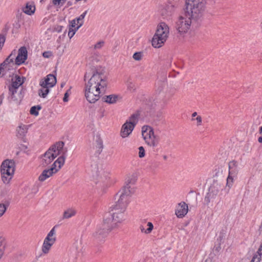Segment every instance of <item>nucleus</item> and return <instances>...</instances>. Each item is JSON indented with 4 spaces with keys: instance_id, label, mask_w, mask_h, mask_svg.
<instances>
[{
    "instance_id": "obj_1",
    "label": "nucleus",
    "mask_w": 262,
    "mask_h": 262,
    "mask_svg": "<svg viewBox=\"0 0 262 262\" xmlns=\"http://www.w3.org/2000/svg\"><path fill=\"white\" fill-rule=\"evenodd\" d=\"M107 85L104 70L97 69L93 71V75L85 84V96L91 103H95L100 98V94Z\"/></svg>"
},
{
    "instance_id": "obj_2",
    "label": "nucleus",
    "mask_w": 262,
    "mask_h": 262,
    "mask_svg": "<svg viewBox=\"0 0 262 262\" xmlns=\"http://www.w3.org/2000/svg\"><path fill=\"white\" fill-rule=\"evenodd\" d=\"M205 11V3H185V14L193 21H198L203 17Z\"/></svg>"
},
{
    "instance_id": "obj_3",
    "label": "nucleus",
    "mask_w": 262,
    "mask_h": 262,
    "mask_svg": "<svg viewBox=\"0 0 262 262\" xmlns=\"http://www.w3.org/2000/svg\"><path fill=\"white\" fill-rule=\"evenodd\" d=\"M169 32L168 25L165 23H161L158 26L156 32L152 38V46L156 48L162 47L167 40Z\"/></svg>"
},
{
    "instance_id": "obj_4",
    "label": "nucleus",
    "mask_w": 262,
    "mask_h": 262,
    "mask_svg": "<svg viewBox=\"0 0 262 262\" xmlns=\"http://www.w3.org/2000/svg\"><path fill=\"white\" fill-rule=\"evenodd\" d=\"M133 193V191L130 189L129 187H124L116 194L115 204L111 207L125 211L128 204L129 198Z\"/></svg>"
},
{
    "instance_id": "obj_5",
    "label": "nucleus",
    "mask_w": 262,
    "mask_h": 262,
    "mask_svg": "<svg viewBox=\"0 0 262 262\" xmlns=\"http://www.w3.org/2000/svg\"><path fill=\"white\" fill-rule=\"evenodd\" d=\"M64 145L63 142L59 141L52 145L43 155L41 162L42 165L47 166L50 164L59 155Z\"/></svg>"
},
{
    "instance_id": "obj_6",
    "label": "nucleus",
    "mask_w": 262,
    "mask_h": 262,
    "mask_svg": "<svg viewBox=\"0 0 262 262\" xmlns=\"http://www.w3.org/2000/svg\"><path fill=\"white\" fill-rule=\"evenodd\" d=\"M15 169V163L13 160L7 159L3 162L1 166V173L4 183H9L14 175Z\"/></svg>"
},
{
    "instance_id": "obj_7",
    "label": "nucleus",
    "mask_w": 262,
    "mask_h": 262,
    "mask_svg": "<svg viewBox=\"0 0 262 262\" xmlns=\"http://www.w3.org/2000/svg\"><path fill=\"white\" fill-rule=\"evenodd\" d=\"M67 150L65 151L62 156H60L52 164L50 169L43 170L41 174L38 177L39 181L43 182L47 179L51 177L54 173H56L63 165L66 159V153Z\"/></svg>"
},
{
    "instance_id": "obj_8",
    "label": "nucleus",
    "mask_w": 262,
    "mask_h": 262,
    "mask_svg": "<svg viewBox=\"0 0 262 262\" xmlns=\"http://www.w3.org/2000/svg\"><path fill=\"white\" fill-rule=\"evenodd\" d=\"M198 23L185 13V15L179 16L175 23L176 30L181 34L186 33L191 27H196Z\"/></svg>"
},
{
    "instance_id": "obj_9",
    "label": "nucleus",
    "mask_w": 262,
    "mask_h": 262,
    "mask_svg": "<svg viewBox=\"0 0 262 262\" xmlns=\"http://www.w3.org/2000/svg\"><path fill=\"white\" fill-rule=\"evenodd\" d=\"M124 210H120L110 207V216L106 217L105 219H110L109 221L110 227L112 229L118 228L126 219Z\"/></svg>"
},
{
    "instance_id": "obj_10",
    "label": "nucleus",
    "mask_w": 262,
    "mask_h": 262,
    "mask_svg": "<svg viewBox=\"0 0 262 262\" xmlns=\"http://www.w3.org/2000/svg\"><path fill=\"white\" fill-rule=\"evenodd\" d=\"M110 219H104L102 224L99 225L93 233V237L98 242H102L107 236V235L112 229L110 227L109 221Z\"/></svg>"
},
{
    "instance_id": "obj_11",
    "label": "nucleus",
    "mask_w": 262,
    "mask_h": 262,
    "mask_svg": "<svg viewBox=\"0 0 262 262\" xmlns=\"http://www.w3.org/2000/svg\"><path fill=\"white\" fill-rule=\"evenodd\" d=\"M224 186L223 183L218 181H213L212 184L209 188L208 192L205 197L204 201L208 205L214 199L220 192L222 194L224 190Z\"/></svg>"
},
{
    "instance_id": "obj_12",
    "label": "nucleus",
    "mask_w": 262,
    "mask_h": 262,
    "mask_svg": "<svg viewBox=\"0 0 262 262\" xmlns=\"http://www.w3.org/2000/svg\"><path fill=\"white\" fill-rule=\"evenodd\" d=\"M138 114H133L129 120H127L122 125L120 133V135L122 138H126L132 133L138 122Z\"/></svg>"
},
{
    "instance_id": "obj_13",
    "label": "nucleus",
    "mask_w": 262,
    "mask_h": 262,
    "mask_svg": "<svg viewBox=\"0 0 262 262\" xmlns=\"http://www.w3.org/2000/svg\"><path fill=\"white\" fill-rule=\"evenodd\" d=\"M229 174L227 179L226 186L228 187L225 190V193H227L229 189L232 186L234 180L236 178L238 172V163L236 161L233 160L228 164Z\"/></svg>"
},
{
    "instance_id": "obj_14",
    "label": "nucleus",
    "mask_w": 262,
    "mask_h": 262,
    "mask_svg": "<svg viewBox=\"0 0 262 262\" xmlns=\"http://www.w3.org/2000/svg\"><path fill=\"white\" fill-rule=\"evenodd\" d=\"M175 10V5L169 2L159 7V14L163 19L170 21L172 19Z\"/></svg>"
},
{
    "instance_id": "obj_15",
    "label": "nucleus",
    "mask_w": 262,
    "mask_h": 262,
    "mask_svg": "<svg viewBox=\"0 0 262 262\" xmlns=\"http://www.w3.org/2000/svg\"><path fill=\"white\" fill-rule=\"evenodd\" d=\"M142 128V134L145 142L150 146L155 147L158 144V140L154 134L152 129L147 127L146 130Z\"/></svg>"
},
{
    "instance_id": "obj_16",
    "label": "nucleus",
    "mask_w": 262,
    "mask_h": 262,
    "mask_svg": "<svg viewBox=\"0 0 262 262\" xmlns=\"http://www.w3.org/2000/svg\"><path fill=\"white\" fill-rule=\"evenodd\" d=\"M55 230L53 227L48 233L47 237L45 238L42 246V252L43 254H47L49 253L51 247L56 241Z\"/></svg>"
},
{
    "instance_id": "obj_17",
    "label": "nucleus",
    "mask_w": 262,
    "mask_h": 262,
    "mask_svg": "<svg viewBox=\"0 0 262 262\" xmlns=\"http://www.w3.org/2000/svg\"><path fill=\"white\" fill-rule=\"evenodd\" d=\"M92 175L94 179L102 183H104L108 178V173L97 165L92 167Z\"/></svg>"
},
{
    "instance_id": "obj_18",
    "label": "nucleus",
    "mask_w": 262,
    "mask_h": 262,
    "mask_svg": "<svg viewBox=\"0 0 262 262\" xmlns=\"http://www.w3.org/2000/svg\"><path fill=\"white\" fill-rule=\"evenodd\" d=\"M18 55L16 57L15 64L20 65L25 62L28 57V52L25 47H20L18 51Z\"/></svg>"
},
{
    "instance_id": "obj_19",
    "label": "nucleus",
    "mask_w": 262,
    "mask_h": 262,
    "mask_svg": "<svg viewBox=\"0 0 262 262\" xmlns=\"http://www.w3.org/2000/svg\"><path fill=\"white\" fill-rule=\"evenodd\" d=\"M188 207L184 202L178 204L176 209L175 213L178 217L182 218L184 217L188 212Z\"/></svg>"
},
{
    "instance_id": "obj_20",
    "label": "nucleus",
    "mask_w": 262,
    "mask_h": 262,
    "mask_svg": "<svg viewBox=\"0 0 262 262\" xmlns=\"http://www.w3.org/2000/svg\"><path fill=\"white\" fill-rule=\"evenodd\" d=\"M17 53V51L14 49L13 50L9 56L6 59V60L3 62V66L6 65L8 69L10 70L12 68L15 63L14 62V59L16 58V55Z\"/></svg>"
},
{
    "instance_id": "obj_21",
    "label": "nucleus",
    "mask_w": 262,
    "mask_h": 262,
    "mask_svg": "<svg viewBox=\"0 0 262 262\" xmlns=\"http://www.w3.org/2000/svg\"><path fill=\"white\" fill-rule=\"evenodd\" d=\"M56 83V77L53 74H49L45 78L40 81V85H43L49 87H53Z\"/></svg>"
},
{
    "instance_id": "obj_22",
    "label": "nucleus",
    "mask_w": 262,
    "mask_h": 262,
    "mask_svg": "<svg viewBox=\"0 0 262 262\" xmlns=\"http://www.w3.org/2000/svg\"><path fill=\"white\" fill-rule=\"evenodd\" d=\"M22 11L25 14L31 15L33 14L35 11V6L33 2H28L26 6L22 8Z\"/></svg>"
},
{
    "instance_id": "obj_23",
    "label": "nucleus",
    "mask_w": 262,
    "mask_h": 262,
    "mask_svg": "<svg viewBox=\"0 0 262 262\" xmlns=\"http://www.w3.org/2000/svg\"><path fill=\"white\" fill-rule=\"evenodd\" d=\"M119 98V96L117 95L112 94L104 96L102 97V101L108 104L116 103Z\"/></svg>"
},
{
    "instance_id": "obj_24",
    "label": "nucleus",
    "mask_w": 262,
    "mask_h": 262,
    "mask_svg": "<svg viewBox=\"0 0 262 262\" xmlns=\"http://www.w3.org/2000/svg\"><path fill=\"white\" fill-rule=\"evenodd\" d=\"M24 78L19 76L16 75L12 78V83L10 86L18 89L24 83Z\"/></svg>"
},
{
    "instance_id": "obj_25",
    "label": "nucleus",
    "mask_w": 262,
    "mask_h": 262,
    "mask_svg": "<svg viewBox=\"0 0 262 262\" xmlns=\"http://www.w3.org/2000/svg\"><path fill=\"white\" fill-rule=\"evenodd\" d=\"M28 130V126L27 125L21 124L17 127V136L20 138L24 137L27 133Z\"/></svg>"
},
{
    "instance_id": "obj_26",
    "label": "nucleus",
    "mask_w": 262,
    "mask_h": 262,
    "mask_svg": "<svg viewBox=\"0 0 262 262\" xmlns=\"http://www.w3.org/2000/svg\"><path fill=\"white\" fill-rule=\"evenodd\" d=\"M94 148L96 149V152L97 155H99L103 149V143L102 140L99 137L97 136Z\"/></svg>"
},
{
    "instance_id": "obj_27",
    "label": "nucleus",
    "mask_w": 262,
    "mask_h": 262,
    "mask_svg": "<svg viewBox=\"0 0 262 262\" xmlns=\"http://www.w3.org/2000/svg\"><path fill=\"white\" fill-rule=\"evenodd\" d=\"M76 210L73 208H69L65 210L63 214V219H68L72 217L76 214Z\"/></svg>"
},
{
    "instance_id": "obj_28",
    "label": "nucleus",
    "mask_w": 262,
    "mask_h": 262,
    "mask_svg": "<svg viewBox=\"0 0 262 262\" xmlns=\"http://www.w3.org/2000/svg\"><path fill=\"white\" fill-rule=\"evenodd\" d=\"M41 86V89L38 91V95L39 96L42 98H46L47 95L49 92V89L50 87L48 86H45L43 85H40Z\"/></svg>"
},
{
    "instance_id": "obj_29",
    "label": "nucleus",
    "mask_w": 262,
    "mask_h": 262,
    "mask_svg": "<svg viewBox=\"0 0 262 262\" xmlns=\"http://www.w3.org/2000/svg\"><path fill=\"white\" fill-rule=\"evenodd\" d=\"M137 178L135 174H132L128 176L127 178L126 179V186L125 187H129L130 189L132 190L130 188V186L129 184H134L136 181Z\"/></svg>"
},
{
    "instance_id": "obj_30",
    "label": "nucleus",
    "mask_w": 262,
    "mask_h": 262,
    "mask_svg": "<svg viewBox=\"0 0 262 262\" xmlns=\"http://www.w3.org/2000/svg\"><path fill=\"white\" fill-rule=\"evenodd\" d=\"M88 13V10L85 11L82 14H81L78 17L76 18L77 23L79 24L78 26L76 27V30H78L81 26H82L84 23V18Z\"/></svg>"
},
{
    "instance_id": "obj_31",
    "label": "nucleus",
    "mask_w": 262,
    "mask_h": 262,
    "mask_svg": "<svg viewBox=\"0 0 262 262\" xmlns=\"http://www.w3.org/2000/svg\"><path fill=\"white\" fill-rule=\"evenodd\" d=\"M6 247V242L4 237L0 236V256H2Z\"/></svg>"
},
{
    "instance_id": "obj_32",
    "label": "nucleus",
    "mask_w": 262,
    "mask_h": 262,
    "mask_svg": "<svg viewBox=\"0 0 262 262\" xmlns=\"http://www.w3.org/2000/svg\"><path fill=\"white\" fill-rule=\"evenodd\" d=\"M17 89H16V88H14L12 87V86H9L10 95H11V96H10L11 97V99L13 101H16V100H17V98L15 96V93H16Z\"/></svg>"
},
{
    "instance_id": "obj_33",
    "label": "nucleus",
    "mask_w": 262,
    "mask_h": 262,
    "mask_svg": "<svg viewBox=\"0 0 262 262\" xmlns=\"http://www.w3.org/2000/svg\"><path fill=\"white\" fill-rule=\"evenodd\" d=\"M3 65V62L0 65V77L7 74V72L10 71L8 68L5 65Z\"/></svg>"
},
{
    "instance_id": "obj_34",
    "label": "nucleus",
    "mask_w": 262,
    "mask_h": 262,
    "mask_svg": "<svg viewBox=\"0 0 262 262\" xmlns=\"http://www.w3.org/2000/svg\"><path fill=\"white\" fill-rule=\"evenodd\" d=\"M41 109V106L39 105L32 106L30 111V113L32 115L37 116L38 115V111Z\"/></svg>"
},
{
    "instance_id": "obj_35",
    "label": "nucleus",
    "mask_w": 262,
    "mask_h": 262,
    "mask_svg": "<svg viewBox=\"0 0 262 262\" xmlns=\"http://www.w3.org/2000/svg\"><path fill=\"white\" fill-rule=\"evenodd\" d=\"M8 206V204L0 203V217L5 213Z\"/></svg>"
},
{
    "instance_id": "obj_36",
    "label": "nucleus",
    "mask_w": 262,
    "mask_h": 262,
    "mask_svg": "<svg viewBox=\"0 0 262 262\" xmlns=\"http://www.w3.org/2000/svg\"><path fill=\"white\" fill-rule=\"evenodd\" d=\"M143 56V54L141 52H136L134 54L133 58L137 61L140 60Z\"/></svg>"
},
{
    "instance_id": "obj_37",
    "label": "nucleus",
    "mask_w": 262,
    "mask_h": 262,
    "mask_svg": "<svg viewBox=\"0 0 262 262\" xmlns=\"http://www.w3.org/2000/svg\"><path fill=\"white\" fill-rule=\"evenodd\" d=\"M147 226H148V228L146 229L145 233L149 234L152 230L154 226L151 222H148Z\"/></svg>"
},
{
    "instance_id": "obj_38",
    "label": "nucleus",
    "mask_w": 262,
    "mask_h": 262,
    "mask_svg": "<svg viewBox=\"0 0 262 262\" xmlns=\"http://www.w3.org/2000/svg\"><path fill=\"white\" fill-rule=\"evenodd\" d=\"M145 156V150L143 146L139 147V157L141 158Z\"/></svg>"
},
{
    "instance_id": "obj_39",
    "label": "nucleus",
    "mask_w": 262,
    "mask_h": 262,
    "mask_svg": "<svg viewBox=\"0 0 262 262\" xmlns=\"http://www.w3.org/2000/svg\"><path fill=\"white\" fill-rule=\"evenodd\" d=\"M77 30H76V28L74 29L72 28H70L69 29L68 36L70 37V38H71L74 35Z\"/></svg>"
},
{
    "instance_id": "obj_40",
    "label": "nucleus",
    "mask_w": 262,
    "mask_h": 262,
    "mask_svg": "<svg viewBox=\"0 0 262 262\" xmlns=\"http://www.w3.org/2000/svg\"><path fill=\"white\" fill-rule=\"evenodd\" d=\"M5 36L3 34H0V50L2 49L5 41Z\"/></svg>"
},
{
    "instance_id": "obj_41",
    "label": "nucleus",
    "mask_w": 262,
    "mask_h": 262,
    "mask_svg": "<svg viewBox=\"0 0 262 262\" xmlns=\"http://www.w3.org/2000/svg\"><path fill=\"white\" fill-rule=\"evenodd\" d=\"M104 44V42L103 41H100L94 46V48L95 49H100L103 46Z\"/></svg>"
},
{
    "instance_id": "obj_42",
    "label": "nucleus",
    "mask_w": 262,
    "mask_h": 262,
    "mask_svg": "<svg viewBox=\"0 0 262 262\" xmlns=\"http://www.w3.org/2000/svg\"><path fill=\"white\" fill-rule=\"evenodd\" d=\"M158 91H159V93L161 92L164 89V87L165 86V83L164 81L160 82L158 83Z\"/></svg>"
},
{
    "instance_id": "obj_43",
    "label": "nucleus",
    "mask_w": 262,
    "mask_h": 262,
    "mask_svg": "<svg viewBox=\"0 0 262 262\" xmlns=\"http://www.w3.org/2000/svg\"><path fill=\"white\" fill-rule=\"evenodd\" d=\"M42 56L45 58H50L52 56V53L51 51H45L42 53Z\"/></svg>"
},
{
    "instance_id": "obj_44",
    "label": "nucleus",
    "mask_w": 262,
    "mask_h": 262,
    "mask_svg": "<svg viewBox=\"0 0 262 262\" xmlns=\"http://www.w3.org/2000/svg\"><path fill=\"white\" fill-rule=\"evenodd\" d=\"M66 0H53V4L54 5H59L60 4H63Z\"/></svg>"
},
{
    "instance_id": "obj_45",
    "label": "nucleus",
    "mask_w": 262,
    "mask_h": 262,
    "mask_svg": "<svg viewBox=\"0 0 262 262\" xmlns=\"http://www.w3.org/2000/svg\"><path fill=\"white\" fill-rule=\"evenodd\" d=\"M79 24L77 23V20L76 19H73L71 21V26L72 28H75V29L78 26Z\"/></svg>"
},
{
    "instance_id": "obj_46",
    "label": "nucleus",
    "mask_w": 262,
    "mask_h": 262,
    "mask_svg": "<svg viewBox=\"0 0 262 262\" xmlns=\"http://www.w3.org/2000/svg\"><path fill=\"white\" fill-rule=\"evenodd\" d=\"M203 3L204 0H186L185 3Z\"/></svg>"
},
{
    "instance_id": "obj_47",
    "label": "nucleus",
    "mask_w": 262,
    "mask_h": 262,
    "mask_svg": "<svg viewBox=\"0 0 262 262\" xmlns=\"http://www.w3.org/2000/svg\"><path fill=\"white\" fill-rule=\"evenodd\" d=\"M257 256L260 258V260H262V245L260 246L258 251H257Z\"/></svg>"
},
{
    "instance_id": "obj_48",
    "label": "nucleus",
    "mask_w": 262,
    "mask_h": 262,
    "mask_svg": "<svg viewBox=\"0 0 262 262\" xmlns=\"http://www.w3.org/2000/svg\"><path fill=\"white\" fill-rule=\"evenodd\" d=\"M260 258L257 255L253 256L251 262H260Z\"/></svg>"
},
{
    "instance_id": "obj_49",
    "label": "nucleus",
    "mask_w": 262,
    "mask_h": 262,
    "mask_svg": "<svg viewBox=\"0 0 262 262\" xmlns=\"http://www.w3.org/2000/svg\"><path fill=\"white\" fill-rule=\"evenodd\" d=\"M62 27L61 26H57L54 27V31L57 32H60L62 31Z\"/></svg>"
},
{
    "instance_id": "obj_50",
    "label": "nucleus",
    "mask_w": 262,
    "mask_h": 262,
    "mask_svg": "<svg viewBox=\"0 0 262 262\" xmlns=\"http://www.w3.org/2000/svg\"><path fill=\"white\" fill-rule=\"evenodd\" d=\"M127 87L128 89L130 91L134 90L135 89V84L132 82H129V83H128Z\"/></svg>"
},
{
    "instance_id": "obj_51",
    "label": "nucleus",
    "mask_w": 262,
    "mask_h": 262,
    "mask_svg": "<svg viewBox=\"0 0 262 262\" xmlns=\"http://www.w3.org/2000/svg\"><path fill=\"white\" fill-rule=\"evenodd\" d=\"M196 120L197 121V125L198 126L201 125L202 124V117L201 116H198L196 118Z\"/></svg>"
},
{
    "instance_id": "obj_52",
    "label": "nucleus",
    "mask_w": 262,
    "mask_h": 262,
    "mask_svg": "<svg viewBox=\"0 0 262 262\" xmlns=\"http://www.w3.org/2000/svg\"><path fill=\"white\" fill-rule=\"evenodd\" d=\"M69 94H68V91H67L65 94H64V97L63 98V101L64 102H67L68 101V97H69Z\"/></svg>"
},
{
    "instance_id": "obj_53",
    "label": "nucleus",
    "mask_w": 262,
    "mask_h": 262,
    "mask_svg": "<svg viewBox=\"0 0 262 262\" xmlns=\"http://www.w3.org/2000/svg\"><path fill=\"white\" fill-rule=\"evenodd\" d=\"M259 133L261 135L258 139V141L259 143H262V126L259 128Z\"/></svg>"
},
{
    "instance_id": "obj_54",
    "label": "nucleus",
    "mask_w": 262,
    "mask_h": 262,
    "mask_svg": "<svg viewBox=\"0 0 262 262\" xmlns=\"http://www.w3.org/2000/svg\"><path fill=\"white\" fill-rule=\"evenodd\" d=\"M140 229L141 230V231L142 233H145L146 229H145V228H144L143 226L141 225L140 227Z\"/></svg>"
},
{
    "instance_id": "obj_55",
    "label": "nucleus",
    "mask_w": 262,
    "mask_h": 262,
    "mask_svg": "<svg viewBox=\"0 0 262 262\" xmlns=\"http://www.w3.org/2000/svg\"><path fill=\"white\" fill-rule=\"evenodd\" d=\"M197 116V113L196 112H194L192 114V117H194L195 116Z\"/></svg>"
},
{
    "instance_id": "obj_56",
    "label": "nucleus",
    "mask_w": 262,
    "mask_h": 262,
    "mask_svg": "<svg viewBox=\"0 0 262 262\" xmlns=\"http://www.w3.org/2000/svg\"><path fill=\"white\" fill-rule=\"evenodd\" d=\"M163 158L164 160H166L167 159V156L166 155H163Z\"/></svg>"
},
{
    "instance_id": "obj_57",
    "label": "nucleus",
    "mask_w": 262,
    "mask_h": 262,
    "mask_svg": "<svg viewBox=\"0 0 262 262\" xmlns=\"http://www.w3.org/2000/svg\"><path fill=\"white\" fill-rule=\"evenodd\" d=\"M89 76H90V75L88 73H86L85 74V76H84V78L85 79L86 77H89Z\"/></svg>"
},
{
    "instance_id": "obj_58",
    "label": "nucleus",
    "mask_w": 262,
    "mask_h": 262,
    "mask_svg": "<svg viewBox=\"0 0 262 262\" xmlns=\"http://www.w3.org/2000/svg\"><path fill=\"white\" fill-rule=\"evenodd\" d=\"M3 101V97L2 96L0 97V105L2 103Z\"/></svg>"
},
{
    "instance_id": "obj_59",
    "label": "nucleus",
    "mask_w": 262,
    "mask_h": 262,
    "mask_svg": "<svg viewBox=\"0 0 262 262\" xmlns=\"http://www.w3.org/2000/svg\"><path fill=\"white\" fill-rule=\"evenodd\" d=\"M64 84H65V83H62L61 84V88H63V87L64 86Z\"/></svg>"
},
{
    "instance_id": "obj_60",
    "label": "nucleus",
    "mask_w": 262,
    "mask_h": 262,
    "mask_svg": "<svg viewBox=\"0 0 262 262\" xmlns=\"http://www.w3.org/2000/svg\"><path fill=\"white\" fill-rule=\"evenodd\" d=\"M260 229H261V231H262V224H261V226H260Z\"/></svg>"
},
{
    "instance_id": "obj_61",
    "label": "nucleus",
    "mask_w": 262,
    "mask_h": 262,
    "mask_svg": "<svg viewBox=\"0 0 262 262\" xmlns=\"http://www.w3.org/2000/svg\"><path fill=\"white\" fill-rule=\"evenodd\" d=\"M43 0H40V2H42Z\"/></svg>"
},
{
    "instance_id": "obj_62",
    "label": "nucleus",
    "mask_w": 262,
    "mask_h": 262,
    "mask_svg": "<svg viewBox=\"0 0 262 262\" xmlns=\"http://www.w3.org/2000/svg\"><path fill=\"white\" fill-rule=\"evenodd\" d=\"M1 257H2V256H0V258H1Z\"/></svg>"
}]
</instances>
